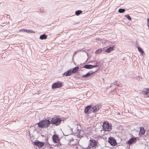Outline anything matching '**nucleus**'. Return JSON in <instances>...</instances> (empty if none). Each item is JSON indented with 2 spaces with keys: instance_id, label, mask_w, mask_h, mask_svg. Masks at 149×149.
<instances>
[{
  "instance_id": "nucleus-26",
  "label": "nucleus",
  "mask_w": 149,
  "mask_h": 149,
  "mask_svg": "<svg viewBox=\"0 0 149 149\" xmlns=\"http://www.w3.org/2000/svg\"><path fill=\"white\" fill-rule=\"evenodd\" d=\"M26 29H21L19 30V31L23 32H26Z\"/></svg>"
},
{
  "instance_id": "nucleus-20",
  "label": "nucleus",
  "mask_w": 149,
  "mask_h": 149,
  "mask_svg": "<svg viewBox=\"0 0 149 149\" xmlns=\"http://www.w3.org/2000/svg\"><path fill=\"white\" fill-rule=\"evenodd\" d=\"M82 13V11L81 10H78L75 11V15L78 16L80 15Z\"/></svg>"
},
{
  "instance_id": "nucleus-19",
  "label": "nucleus",
  "mask_w": 149,
  "mask_h": 149,
  "mask_svg": "<svg viewBox=\"0 0 149 149\" xmlns=\"http://www.w3.org/2000/svg\"><path fill=\"white\" fill-rule=\"evenodd\" d=\"M40 38L41 40L46 39L47 38V36L45 34H44L40 36Z\"/></svg>"
},
{
  "instance_id": "nucleus-28",
  "label": "nucleus",
  "mask_w": 149,
  "mask_h": 149,
  "mask_svg": "<svg viewBox=\"0 0 149 149\" xmlns=\"http://www.w3.org/2000/svg\"><path fill=\"white\" fill-rule=\"evenodd\" d=\"M61 145V144L60 143H58L57 144H56L55 145V146H60ZM54 146V145H53Z\"/></svg>"
},
{
  "instance_id": "nucleus-15",
  "label": "nucleus",
  "mask_w": 149,
  "mask_h": 149,
  "mask_svg": "<svg viewBox=\"0 0 149 149\" xmlns=\"http://www.w3.org/2000/svg\"><path fill=\"white\" fill-rule=\"evenodd\" d=\"M136 140V138H132L128 141V144L129 145H130L135 142Z\"/></svg>"
},
{
  "instance_id": "nucleus-21",
  "label": "nucleus",
  "mask_w": 149,
  "mask_h": 149,
  "mask_svg": "<svg viewBox=\"0 0 149 149\" xmlns=\"http://www.w3.org/2000/svg\"><path fill=\"white\" fill-rule=\"evenodd\" d=\"M125 11V10L124 8H120L118 10V12L120 13H123Z\"/></svg>"
},
{
  "instance_id": "nucleus-32",
  "label": "nucleus",
  "mask_w": 149,
  "mask_h": 149,
  "mask_svg": "<svg viewBox=\"0 0 149 149\" xmlns=\"http://www.w3.org/2000/svg\"><path fill=\"white\" fill-rule=\"evenodd\" d=\"M147 25H148V26L149 29V24H147Z\"/></svg>"
},
{
  "instance_id": "nucleus-24",
  "label": "nucleus",
  "mask_w": 149,
  "mask_h": 149,
  "mask_svg": "<svg viewBox=\"0 0 149 149\" xmlns=\"http://www.w3.org/2000/svg\"><path fill=\"white\" fill-rule=\"evenodd\" d=\"M102 51V49H99L97 50L95 52V54H98L100 53Z\"/></svg>"
},
{
  "instance_id": "nucleus-14",
  "label": "nucleus",
  "mask_w": 149,
  "mask_h": 149,
  "mask_svg": "<svg viewBox=\"0 0 149 149\" xmlns=\"http://www.w3.org/2000/svg\"><path fill=\"white\" fill-rule=\"evenodd\" d=\"M95 72V71L93 72L92 70H90L86 74L83 75L82 77L83 78L88 77L91 75L92 74L94 73Z\"/></svg>"
},
{
  "instance_id": "nucleus-33",
  "label": "nucleus",
  "mask_w": 149,
  "mask_h": 149,
  "mask_svg": "<svg viewBox=\"0 0 149 149\" xmlns=\"http://www.w3.org/2000/svg\"><path fill=\"white\" fill-rule=\"evenodd\" d=\"M113 84H114V85H115V84H116V82H114Z\"/></svg>"
},
{
  "instance_id": "nucleus-18",
  "label": "nucleus",
  "mask_w": 149,
  "mask_h": 149,
  "mask_svg": "<svg viewBox=\"0 0 149 149\" xmlns=\"http://www.w3.org/2000/svg\"><path fill=\"white\" fill-rule=\"evenodd\" d=\"M91 107V106L89 105L86 107L84 111L85 113H88L89 110Z\"/></svg>"
},
{
  "instance_id": "nucleus-6",
  "label": "nucleus",
  "mask_w": 149,
  "mask_h": 149,
  "mask_svg": "<svg viewBox=\"0 0 149 149\" xmlns=\"http://www.w3.org/2000/svg\"><path fill=\"white\" fill-rule=\"evenodd\" d=\"M62 86L63 85L61 83L57 82L53 84L52 86V88L53 89H54L56 88L62 87Z\"/></svg>"
},
{
  "instance_id": "nucleus-4",
  "label": "nucleus",
  "mask_w": 149,
  "mask_h": 149,
  "mask_svg": "<svg viewBox=\"0 0 149 149\" xmlns=\"http://www.w3.org/2000/svg\"><path fill=\"white\" fill-rule=\"evenodd\" d=\"M108 142L111 145L113 146L116 145L117 144L116 140L112 137H110L108 138Z\"/></svg>"
},
{
  "instance_id": "nucleus-17",
  "label": "nucleus",
  "mask_w": 149,
  "mask_h": 149,
  "mask_svg": "<svg viewBox=\"0 0 149 149\" xmlns=\"http://www.w3.org/2000/svg\"><path fill=\"white\" fill-rule=\"evenodd\" d=\"M79 67L78 66L75 67L72 70H71V72H72V74L73 73H76L79 69Z\"/></svg>"
},
{
  "instance_id": "nucleus-34",
  "label": "nucleus",
  "mask_w": 149,
  "mask_h": 149,
  "mask_svg": "<svg viewBox=\"0 0 149 149\" xmlns=\"http://www.w3.org/2000/svg\"><path fill=\"white\" fill-rule=\"evenodd\" d=\"M118 113V114H120V113Z\"/></svg>"
},
{
  "instance_id": "nucleus-10",
  "label": "nucleus",
  "mask_w": 149,
  "mask_h": 149,
  "mask_svg": "<svg viewBox=\"0 0 149 149\" xmlns=\"http://www.w3.org/2000/svg\"><path fill=\"white\" fill-rule=\"evenodd\" d=\"M58 138V136L56 134H54L52 137V139L53 142L55 143H58L59 140V139Z\"/></svg>"
},
{
  "instance_id": "nucleus-3",
  "label": "nucleus",
  "mask_w": 149,
  "mask_h": 149,
  "mask_svg": "<svg viewBox=\"0 0 149 149\" xmlns=\"http://www.w3.org/2000/svg\"><path fill=\"white\" fill-rule=\"evenodd\" d=\"M61 121L62 120L60 118L57 117H55L52 119V120L50 121V123L51 124L57 126L60 124Z\"/></svg>"
},
{
  "instance_id": "nucleus-12",
  "label": "nucleus",
  "mask_w": 149,
  "mask_h": 149,
  "mask_svg": "<svg viewBox=\"0 0 149 149\" xmlns=\"http://www.w3.org/2000/svg\"><path fill=\"white\" fill-rule=\"evenodd\" d=\"M114 46L109 47L107 49H105V52L107 53H110L111 51L114 50Z\"/></svg>"
},
{
  "instance_id": "nucleus-30",
  "label": "nucleus",
  "mask_w": 149,
  "mask_h": 149,
  "mask_svg": "<svg viewBox=\"0 0 149 149\" xmlns=\"http://www.w3.org/2000/svg\"><path fill=\"white\" fill-rule=\"evenodd\" d=\"M149 18L147 19V24H149Z\"/></svg>"
},
{
  "instance_id": "nucleus-16",
  "label": "nucleus",
  "mask_w": 149,
  "mask_h": 149,
  "mask_svg": "<svg viewBox=\"0 0 149 149\" xmlns=\"http://www.w3.org/2000/svg\"><path fill=\"white\" fill-rule=\"evenodd\" d=\"M145 133V130L144 128L143 127H140V130L139 132V135L140 136H141L143 134Z\"/></svg>"
},
{
  "instance_id": "nucleus-13",
  "label": "nucleus",
  "mask_w": 149,
  "mask_h": 149,
  "mask_svg": "<svg viewBox=\"0 0 149 149\" xmlns=\"http://www.w3.org/2000/svg\"><path fill=\"white\" fill-rule=\"evenodd\" d=\"M142 92L143 94H147V95H146L147 97H149V88H144Z\"/></svg>"
},
{
  "instance_id": "nucleus-22",
  "label": "nucleus",
  "mask_w": 149,
  "mask_h": 149,
  "mask_svg": "<svg viewBox=\"0 0 149 149\" xmlns=\"http://www.w3.org/2000/svg\"><path fill=\"white\" fill-rule=\"evenodd\" d=\"M26 32L27 33H35V32L34 31H33L32 30H28L26 29Z\"/></svg>"
},
{
  "instance_id": "nucleus-8",
  "label": "nucleus",
  "mask_w": 149,
  "mask_h": 149,
  "mask_svg": "<svg viewBox=\"0 0 149 149\" xmlns=\"http://www.w3.org/2000/svg\"><path fill=\"white\" fill-rule=\"evenodd\" d=\"M33 143L35 146H38L39 148L42 147L44 145V142H41L38 140L35 141L33 142Z\"/></svg>"
},
{
  "instance_id": "nucleus-2",
  "label": "nucleus",
  "mask_w": 149,
  "mask_h": 149,
  "mask_svg": "<svg viewBox=\"0 0 149 149\" xmlns=\"http://www.w3.org/2000/svg\"><path fill=\"white\" fill-rule=\"evenodd\" d=\"M103 130L104 131H110L111 129V124L108 122L104 123L102 125Z\"/></svg>"
},
{
  "instance_id": "nucleus-9",
  "label": "nucleus",
  "mask_w": 149,
  "mask_h": 149,
  "mask_svg": "<svg viewBox=\"0 0 149 149\" xmlns=\"http://www.w3.org/2000/svg\"><path fill=\"white\" fill-rule=\"evenodd\" d=\"M97 63H96V65H84L83 68H85L87 69H91L95 67H97L98 66L97 65Z\"/></svg>"
},
{
  "instance_id": "nucleus-31",
  "label": "nucleus",
  "mask_w": 149,
  "mask_h": 149,
  "mask_svg": "<svg viewBox=\"0 0 149 149\" xmlns=\"http://www.w3.org/2000/svg\"><path fill=\"white\" fill-rule=\"evenodd\" d=\"M77 52V51L75 52L74 53V56L75 55Z\"/></svg>"
},
{
  "instance_id": "nucleus-35",
  "label": "nucleus",
  "mask_w": 149,
  "mask_h": 149,
  "mask_svg": "<svg viewBox=\"0 0 149 149\" xmlns=\"http://www.w3.org/2000/svg\"><path fill=\"white\" fill-rule=\"evenodd\" d=\"M65 135V136H68V135Z\"/></svg>"
},
{
  "instance_id": "nucleus-29",
  "label": "nucleus",
  "mask_w": 149,
  "mask_h": 149,
  "mask_svg": "<svg viewBox=\"0 0 149 149\" xmlns=\"http://www.w3.org/2000/svg\"><path fill=\"white\" fill-rule=\"evenodd\" d=\"M74 140L73 138H72L71 139L69 140H68V141H70V143L71 141H74Z\"/></svg>"
},
{
  "instance_id": "nucleus-1",
  "label": "nucleus",
  "mask_w": 149,
  "mask_h": 149,
  "mask_svg": "<svg viewBox=\"0 0 149 149\" xmlns=\"http://www.w3.org/2000/svg\"><path fill=\"white\" fill-rule=\"evenodd\" d=\"M51 124L50 121L49 119L43 120L37 123L38 127L42 128H47Z\"/></svg>"
},
{
  "instance_id": "nucleus-23",
  "label": "nucleus",
  "mask_w": 149,
  "mask_h": 149,
  "mask_svg": "<svg viewBox=\"0 0 149 149\" xmlns=\"http://www.w3.org/2000/svg\"><path fill=\"white\" fill-rule=\"evenodd\" d=\"M138 50L140 52H141V54H143V53H144V51H143V50L141 48V47H138Z\"/></svg>"
},
{
  "instance_id": "nucleus-11",
  "label": "nucleus",
  "mask_w": 149,
  "mask_h": 149,
  "mask_svg": "<svg viewBox=\"0 0 149 149\" xmlns=\"http://www.w3.org/2000/svg\"><path fill=\"white\" fill-rule=\"evenodd\" d=\"M72 74L71 72V69H70L68 70V71H67V72H64L62 74V75L63 76V75H65V76L67 77L71 75Z\"/></svg>"
},
{
  "instance_id": "nucleus-5",
  "label": "nucleus",
  "mask_w": 149,
  "mask_h": 149,
  "mask_svg": "<svg viewBox=\"0 0 149 149\" xmlns=\"http://www.w3.org/2000/svg\"><path fill=\"white\" fill-rule=\"evenodd\" d=\"M90 146L91 148H95L97 146L98 143L94 139L91 140H90Z\"/></svg>"
},
{
  "instance_id": "nucleus-7",
  "label": "nucleus",
  "mask_w": 149,
  "mask_h": 149,
  "mask_svg": "<svg viewBox=\"0 0 149 149\" xmlns=\"http://www.w3.org/2000/svg\"><path fill=\"white\" fill-rule=\"evenodd\" d=\"M101 108V105L100 104H97L93 107L92 109L93 112H95L97 111Z\"/></svg>"
},
{
  "instance_id": "nucleus-25",
  "label": "nucleus",
  "mask_w": 149,
  "mask_h": 149,
  "mask_svg": "<svg viewBox=\"0 0 149 149\" xmlns=\"http://www.w3.org/2000/svg\"><path fill=\"white\" fill-rule=\"evenodd\" d=\"M125 17L127 18L129 20H131L132 18L129 15H125Z\"/></svg>"
},
{
  "instance_id": "nucleus-27",
  "label": "nucleus",
  "mask_w": 149,
  "mask_h": 149,
  "mask_svg": "<svg viewBox=\"0 0 149 149\" xmlns=\"http://www.w3.org/2000/svg\"><path fill=\"white\" fill-rule=\"evenodd\" d=\"M77 132H75V133H77L78 132H79V136H80L81 135L80 134L81 133V132H82V131L81 130H79V129H77Z\"/></svg>"
}]
</instances>
